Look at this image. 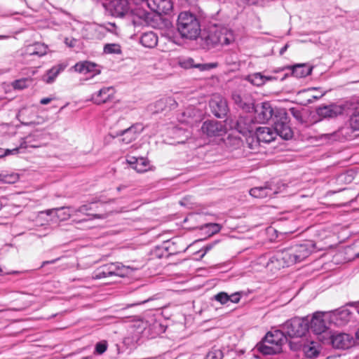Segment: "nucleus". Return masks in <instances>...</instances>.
I'll list each match as a JSON object with an SVG mask.
<instances>
[{"instance_id": "f257e3e1", "label": "nucleus", "mask_w": 359, "mask_h": 359, "mask_svg": "<svg viewBox=\"0 0 359 359\" xmlns=\"http://www.w3.org/2000/svg\"><path fill=\"white\" fill-rule=\"evenodd\" d=\"M201 39L204 48L210 50L233 43L236 36L231 29L225 26L213 25L203 34Z\"/></svg>"}, {"instance_id": "f03ea898", "label": "nucleus", "mask_w": 359, "mask_h": 359, "mask_svg": "<svg viewBox=\"0 0 359 359\" xmlns=\"http://www.w3.org/2000/svg\"><path fill=\"white\" fill-rule=\"evenodd\" d=\"M177 29L182 38L196 39L201 31L200 21L196 15L182 12L177 18Z\"/></svg>"}, {"instance_id": "7ed1b4c3", "label": "nucleus", "mask_w": 359, "mask_h": 359, "mask_svg": "<svg viewBox=\"0 0 359 359\" xmlns=\"http://www.w3.org/2000/svg\"><path fill=\"white\" fill-rule=\"evenodd\" d=\"M330 313L316 312L313 313L309 323L310 329L315 334L318 335V339L326 337L330 331V325L332 323L330 318Z\"/></svg>"}, {"instance_id": "20e7f679", "label": "nucleus", "mask_w": 359, "mask_h": 359, "mask_svg": "<svg viewBox=\"0 0 359 359\" xmlns=\"http://www.w3.org/2000/svg\"><path fill=\"white\" fill-rule=\"evenodd\" d=\"M273 127L276 135H279L285 140L292 138L294 133L290 126V118L285 109H280L276 111L273 117Z\"/></svg>"}, {"instance_id": "39448f33", "label": "nucleus", "mask_w": 359, "mask_h": 359, "mask_svg": "<svg viewBox=\"0 0 359 359\" xmlns=\"http://www.w3.org/2000/svg\"><path fill=\"white\" fill-rule=\"evenodd\" d=\"M130 266L120 262H111L96 269L92 275L93 279L98 280L112 276L124 277L128 275Z\"/></svg>"}, {"instance_id": "423d86ee", "label": "nucleus", "mask_w": 359, "mask_h": 359, "mask_svg": "<svg viewBox=\"0 0 359 359\" xmlns=\"http://www.w3.org/2000/svg\"><path fill=\"white\" fill-rule=\"evenodd\" d=\"M309 320L306 318H294L287 320L281 325L287 337H302L309 330Z\"/></svg>"}, {"instance_id": "0eeeda50", "label": "nucleus", "mask_w": 359, "mask_h": 359, "mask_svg": "<svg viewBox=\"0 0 359 359\" xmlns=\"http://www.w3.org/2000/svg\"><path fill=\"white\" fill-rule=\"evenodd\" d=\"M323 344H330L338 349H347L351 347L354 344L353 337L349 334L344 332H330L326 337L320 339Z\"/></svg>"}, {"instance_id": "6e6552de", "label": "nucleus", "mask_w": 359, "mask_h": 359, "mask_svg": "<svg viewBox=\"0 0 359 359\" xmlns=\"http://www.w3.org/2000/svg\"><path fill=\"white\" fill-rule=\"evenodd\" d=\"M359 131V107L354 109L349 117L348 125L341 127L338 133L346 140H352L356 135L354 133Z\"/></svg>"}, {"instance_id": "1a4fd4ad", "label": "nucleus", "mask_w": 359, "mask_h": 359, "mask_svg": "<svg viewBox=\"0 0 359 359\" xmlns=\"http://www.w3.org/2000/svg\"><path fill=\"white\" fill-rule=\"evenodd\" d=\"M209 107L211 113L219 118L225 117L229 112L226 99L219 94H215L211 97Z\"/></svg>"}, {"instance_id": "9d476101", "label": "nucleus", "mask_w": 359, "mask_h": 359, "mask_svg": "<svg viewBox=\"0 0 359 359\" xmlns=\"http://www.w3.org/2000/svg\"><path fill=\"white\" fill-rule=\"evenodd\" d=\"M279 109H273L271 104L268 102H262L254 107L253 110L255 113L254 118L259 123H264L270 119L273 121L275 114Z\"/></svg>"}, {"instance_id": "9b49d317", "label": "nucleus", "mask_w": 359, "mask_h": 359, "mask_svg": "<svg viewBox=\"0 0 359 359\" xmlns=\"http://www.w3.org/2000/svg\"><path fill=\"white\" fill-rule=\"evenodd\" d=\"M349 303L350 302L347 303L346 306H341V308L330 313V318L331 319L333 324L337 326H342L351 320L353 316V312L349 309H348L347 306L353 307L358 313L355 307L353 305H350Z\"/></svg>"}, {"instance_id": "f8f14e48", "label": "nucleus", "mask_w": 359, "mask_h": 359, "mask_svg": "<svg viewBox=\"0 0 359 359\" xmlns=\"http://www.w3.org/2000/svg\"><path fill=\"white\" fill-rule=\"evenodd\" d=\"M294 250L291 247L281 250L271 257V262L275 261L279 263V267H288L298 262Z\"/></svg>"}, {"instance_id": "ddd939ff", "label": "nucleus", "mask_w": 359, "mask_h": 359, "mask_svg": "<svg viewBox=\"0 0 359 359\" xmlns=\"http://www.w3.org/2000/svg\"><path fill=\"white\" fill-rule=\"evenodd\" d=\"M231 128L243 135L251 134L255 130L254 119L249 116H239L235 120H231Z\"/></svg>"}, {"instance_id": "4468645a", "label": "nucleus", "mask_w": 359, "mask_h": 359, "mask_svg": "<svg viewBox=\"0 0 359 359\" xmlns=\"http://www.w3.org/2000/svg\"><path fill=\"white\" fill-rule=\"evenodd\" d=\"M201 130L208 137H220L226 134V128L224 123L220 121L208 120L203 122Z\"/></svg>"}, {"instance_id": "2eb2a0df", "label": "nucleus", "mask_w": 359, "mask_h": 359, "mask_svg": "<svg viewBox=\"0 0 359 359\" xmlns=\"http://www.w3.org/2000/svg\"><path fill=\"white\" fill-rule=\"evenodd\" d=\"M141 6H147L158 15L168 14L172 9L171 0H142Z\"/></svg>"}, {"instance_id": "dca6fc26", "label": "nucleus", "mask_w": 359, "mask_h": 359, "mask_svg": "<svg viewBox=\"0 0 359 359\" xmlns=\"http://www.w3.org/2000/svg\"><path fill=\"white\" fill-rule=\"evenodd\" d=\"M142 130L141 124L135 123L126 129L117 132L114 137H120L121 142L128 144L137 138Z\"/></svg>"}, {"instance_id": "f3484780", "label": "nucleus", "mask_w": 359, "mask_h": 359, "mask_svg": "<svg viewBox=\"0 0 359 359\" xmlns=\"http://www.w3.org/2000/svg\"><path fill=\"white\" fill-rule=\"evenodd\" d=\"M107 9L114 17H123L130 10L128 0H111L107 6Z\"/></svg>"}, {"instance_id": "a211bd4d", "label": "nucleus", "mask_w": 359, "mask_h": 359, "mask_svg": "<svg viewBox=\"0 0 359 359\" xmlns=\"http://www.w3.org/2000/svg\"><path fill=\"white\" fill-rule=\"evenodd\" d=\"M294 257L296 256L298 262H300L308 257L315 250L316 243L313 241H306L304 243L292 246Z\"/></svg>"}, {"instance_id": "6ab92c4d", "label": "nucleus", "mask_w": 359, "mask_h": 359, "mask_svg": "<svg viewBox=\"0 0 359 359\" xmlns=\"http://www.w3.org/2000/svg\"><path fill=\"white\" fill-rule=\"evenodd\" d=\"M231 98L234 104L245 112H250L254 109V102L249 95H241L237 91L232 93Z\"/></svg>"}, {"instance_id": "aec40b11", "label": "nucleus", "mask_w": 359, "mask_h": 359, "mask_svg": "<svg viewBox=\"0 0 359 359\" xmlns=\"http://www.w3.org/2000/svg\"><path fill=\"white\" fill-rule=\"evenodd\" d=\"M113 87H103L97 92L91 95L90 100L97 105L104 104L114 98Z\"/></svg>"}, {"instance_id": "412c9836", "label": "nucleus", "mask_w": 359, "mask_h": 359, "mask_svg": "<svg viewBox=\"0 0 359 359\" xmlns=\"http://www.w3.org/2000/svg\"><path fill=\"white\" fill-rule=\"evenodd\" d=\"M344 107L335 104L319 107L316 109L317 114L324 118H335L344 113Z\"/></svg>"}, {"instance_id": "4be33fe9", "label": "nucleus", "mask_w": 359, "mask_h": 359, "mask_svg": "<svg viewBox=\"0 0 359 359\" xmlns=\"http://www.w3.org/2000/svg\"><path fill=\"white\" fill-rule=\"evenodd\" d=\"M264 339V341L269 344L278 346L279 347H281L287 341V337L282 327L280 330L268 332Z\"/></svg>"}, {"instance_id": "5701e85b", "label": "nucleus", "mask_w": 359, "mask_h": 359, "mask_svg": "<svg viewBox=\"0 0 359 359\" xmlns=\"http://www.w3.org/2000/svg\"><path fill=\"white\" fill-rule=\"evenodd\" d=\"M313 67L307 63H299L292 66H285L282 70H291V75L297 78H304L311 74Z\"/></svg>"}, {"instance_id": "b1692460", "label": "nucleus", "mask_w": 359, "mask_h": 359, "mask_svg": "<svg viewBox=\"0 0 359 359\" xmlns=\"http://www.w3.org/2000/svg\"><path fill=\"white\" fill-rule=\"evenodd\" d=\"M180 65L184 69L196 68L201 72L208 71L217 67V63H196L191 57L184 59L180 62Z\"/></svg>"}, {"instance_id": "393cba45", "label": "nucleus", "mask_w": 359, "mask_h": 359, "mask_svg": "<svg viewBox=\"0 0 359 359\" xmlns=\"http://www.w3.org/2000/svg\"><path fill=\"white\" fill-rule=\"evenodd\" d=\"M34 135H29L27 136L22 141L20 142V144L19 147H15L13 149H6L3 153L0 154V157L5 156L8 154H15L18 152V151L20 149H26L27 147H32V148H37L41 146L40 144H37L36 142V140H34Z\"/></svg>"}, {"instance_id": "a878e982", "label": "nucleus", "mask_w": 359, "mask_h": 359, "mask_svg": "<svg viewBox=\"0 0 359 359\" xmlns=\"http://www.w3.org/2000/svg\"><path fill=\"white\" fill-rule=\"evenodd\" d=\"M276 194V191L272 187L271 184L266 182L264 186L256 187L250 190V194L255 198H264L271 197Z\"/></svg>"}, {"instance_id": "bb28decb", "label": "nucleus", "mask_w": 359, "mask_h": 359, "mask_svg": "<svg viewBox=\"0 0 359 359\" xmlns=\"http://www.w3.org/2000/svg\"><path fill=\"white\" fill-rule=\"evenodd\" d=\"M97 65L95 63L83 61L77 62L73 67L77 72L83 74H91V77H93L100 73V70L97 69Z\"/></svg>"}, {"instance_id": "cd10ccee", "label": "nucleus", "mask_w": 359, "mask_h": 359, "mask_svg": "<svg viewBox=\"0 0 359 359\" xmlns=\"http://www.w3.org/2000/svg\"><path fill=\"white\" fill-rule=\"evenodd\" d=\"M255 134L257 138L264 143H269L275 140L276 133L273 128L269 127H258L255 128Z\"/></svg>"}, {"instance_id": "c85d7f7f", "label": "nucleus", "mask_w": 359, "mask_h": 359, "mask_svg": "<svg viewBox=\"0 0 359 359\" xmlns=\"http://www.w3.org/2000/svg\"><path fill=\"white\" fill-rule=\"evenodd\" d=\"M257 351L263 355H276L281 353L282 348L278 346L269 344L264 339L256 346Z\"/></svg>"}, {"instance_id": "c756f323", "label": "nucleus", "mask_w": 359, "mask_h": 359, "mask_svg": "<svg viewBox=\"0 0 359 359\" xmlns=\"http://www.w3.org/2000/svg\"><path fill=\"white\" fill-rule=\"evenodd\" d=\"M48 46L41 43H35L26 48L25 54L29 56L41 57L46 54Z\"/></svg>"}, {"instance_id": "7c9ffc66", "label": "nucleus", "mask_w": 359, "mask_h": 359, "mask_svg": "<svg viewBox=\"0 0 359 359\" xmlns=\"http://www.w3.org/2000/svg\"><path fill=\"white\" fill-rule=\"evenodd\" d=\"M72 209H74L72 207H62L54 210H46V213L48 215L55 214L60 221H65L68 219L71 215H75L72 213Z\"/></svg>"}, {"instance_id": "2f4dec72", "label": "nucleus", "mask_w": 359, "mask_h": 359, "mask_svg": "<svg viewBox=\"0 0 359 359\" xmlns=\"http://www.w3.org/2000/svg\"><path fill=\"white\" fill-rule=\"evenodd\" d=\"M141 44L147 48H154L157 45L158 36L153 32H145L140 37Z\"/></svg>"}, {"instance_id": "473e14b6", "label": "nucleus", "mask_w": 359, "mask_h": 359, "mask_svg": "<svg viewBox=\"0 0 359 359\" xmlns=\"http://www.w3.org/2000/svg\"><path fill=\"white\" fill-rule=\"evenodd\" d=\"M65 68V66L61 64L53 67L51 69H48L46 74L43 76V81L46 83H53L58 74L63 71Z\"/></svg>"}, {"instance_id": "72a5a7b5", "label": "nucleus", "mask_w": 359, "mask_h": 359, "mask_svg": "<svg viewBox=\"0 0 359 359\" xmlns=\"http://www.w3.org/2000/svg\"><path fill=\"white\" fill-rule=\"evenodd\" d=\"M177 243L173 240L167 241L163 243V248L168 252V255H177L181 252H184L191 245L185 248H180L177 246Z\"/></svg>"}, {"instance_id": "f704fd0d", "label": "nucleus", "mask_w": 359, "mask_h": 359, "mask_svg": "<svg viewBox=\"0 0 359 359\" xmlns=\"http://www.w3.org/2000/svg\"><path fill=\"white\" fill-rule=\"evenodd\" d=\"M246 79L256 86H261L264 84V75L260 72L248 75Z\"/></svg>"}, {"instance_id": "c9c22d12", "label": "nucleus", "mask_w": 359, "mask_h": 359, "mask_svg": "<svg viewBox=\"0 0 359 359\" xmlns=\"http://www.w3.org/2000/svg\"><path fill=\"white\" fill-rule=\"evenodd\" d=\"M246 136V143L248 145V147L251 149H257L261 142L257 137L255 134V130L253 131L251 134H248Z\"/></svg>"}, {"instance_id": "e433bc0d", "label": "nucleus", "mask_w": 359, "mask_h": 359, "mask_svg": "<svg viewBox=\"0 0 359 359\" xmlns=\"http://www.w3.org/2000/svg\"><path fill=\"white\" fill-rule=\"evenodd\" d=\"M312 344L311 345H304L302 351L307 358H316L318 355L319 351Z\"/></svg>"}, {"instance_id": "4c0bfd02", "label": "nucleus", "mask_w": 359, "mask_h": 359, "mask_svg": "<svg viewBox=\"0 0 359 359\" xmlns=\"http://www.w3.org/2000/svg\"><path fill=\"white\" fill-rule=\"evenodd\" d=\"M103 51L106 54H121V46L118 43H107L104 46Z\"/></svg>"}, {"instance_id": "58836bf2", "label": "nucleus", "mask_w": 359, "mask_h": 359, "mask_svg": "<svg viewBox=\"0 0 359 359\" xmlns=\"http://www.w3.org/2000/svg\"><path fill=\"white\" fill-rule=\"evenodd\" d=\"M19 179V175L17 173H5L1 172L0 173V181L8 183V184H13L16 182Z\"/></svg>"}, {"instance_id": "ea45409f", "label": "nucleus", "mask_w": 359, "mask_h": 359, "mask_svg": "<svg viewBox=\"0 0 359 359\" xmlns=\"http://www.w3.org/2000/svg\"><path fill=\"white\" fill-rule=\"evenodd\" d=\"M223 352L219 348L212 347L207 353L205 359H222Z\"/></svg>"}, {"instance_id": "a19ab883", "label": "nucleus", "mask_w": 359, "mask_h": 359, "mask_svg": "<svg viewBox=\"0 0 359 359\" xmlns=\"http://www.w3.org/2000/svg\"><path fill=\"white\" fill-rule=\"evenodd\" d=\"M108 343L106 340L100 341L96 343L95 346L94 353L102 355L103 354L107 349Z\"/></svg>"}, {"instance_id": "79ce46f5", "label": "nucleus", "mask_w": 359, "mask_h": 359, "mask_svg": "<svg viewBox=\"0 0 359 359\" xmlns=\"http://www.w3.org/2000/svg\"><path fill=\"white\" fill-rule=\"evenodd\" d=\"M149 161L141 157L139 158L138 165L133 166V168L137 170L138 172H143L147 170Z\"/></svg>"}, {"instance_id": "37998d69", "label": "nucleus", "mask_w": 359, "mask_h": 359, "mask_svg": "<svg viewBox=\"0 0 359 359\" xmlns=\"http://www.w3.org/2000/svg\"><path fill=\"white\" fill-rule=\"evenodd\" d=\"M213 299L221 304H227L229 302V295L225 292H220L213 297Z\"/></svg>"}, {"instance_id": "c03bdc74", "label": "nucleus", "mask_w": 359, "mask_h": 359, "mask_svg": "<svg viewBox=\"0 0 359 359\" xmlns=\"http://www.w3.org/2000/svg\"><path fill=\"white\" fill-rule=\"evenodd\" d=\"M93 203H95V202H91L89 204L82 205L78 208H74V209H72V213L76 215L78 212H81L86 215H89L87 212L93 210L92 205Z\"/></svg>"}, {"instance_id": "a18cd8bd", "label": "nucleus", "mask_w": 359, "mask_h": 359, "mask_svg": "<svg viewBox=\"0 0 359 359\" xmlns=\"http://www.w3.org/2000/svg\"><path fill=\"white\" fill-rule=\"evenodd\" d=\"M29 80L27 78L15 80L13 82V87L15 89H24L28 86Z\"/></svg>"}, {"instance_id": "49530a36", "label": "nucleus", "mask_w": 359, "mask_h": 359, "mask_svg": "<svg viewBox=\"0 0 359 359\" xmlns=\"http://www.w3.org/2000/svg\"><path fill=\"white\" fill-rule=\"evenodd\" d=\"M226 144V145L232 146L233 149H236L241 146L242 140L240 137H229Z\"/></svg>"}, {"instance_id": "de8ad7c7", "label": "nucleus", "mask_w": 359, "mask_h": 359, "mask_svg": "<svg viewBox=\"0 0 359 359\" xmlns=\"http://www.w3.org/2000/svg\"><path fill=\"white\" fill-rule=\"evenodd\" d=\"M290 111L293 116V117L299 122V123H304V118L302 116V112L300 109H298L294 107H292L290 109Z\"/></svg>"}, {"instance_id": "09e8293b", "label": "nucleus", "mask_w": 359, "mask_h": 359, "mask_svg": "<svg viewBox=\"0 0 359 359\" xmlns=\"http://www.w3.org/2000/svg\"><path fill=\"white\" fill-rule=\"evenodd\" d=\"M205 228L208 229V233H210V235L217 233L221 229V226H219V224L216 223L206 224L205 225Z\"/></svg>"}, {"instance_id": "8fccbe9b", "label": "nucleus", "mask_w": 359, "mask_h": 359, "mask_svg": "<svg viewBox=\"0 0 359 359\" xmlns=\"http://www.w3.org/2000/svg\"><path fill=\"white\" fill-rule=\"evenodd\" d=\"M138 15H140V18H142L144 20V22L145 23H147V24L149 23V20L151 18H150V15H151L150 13H147V12H146L144 11H140Z\"/></svg>"}, {"instance_id": "3c124183", "label": "nucleus", "mask_w": 359, "mask_h": 359, "mask_svg": "<svg viewBox=\"0 0 359 359\" xmlns=\"http://www.w3.org/2000/svg\"><path fill=\"white\" fill-rule=\"evenodd\" d=\"M241 299V293L235 292L229 295V302L238 303Z\"/></svg>"}, {"instance_id": "603ef678", "label": "nucleus", "mask_w": 359, "mask_h": 359, "mask_svg": "<svg viewBox=\"0 0 359 359\" xmlns=\"http://www.w3.org/2000/svg\"><path fill=\"white\" fill-rule=\"evenodd\" d=\"M289 345H290V349L292 351H297L300 350L301 348H302V347H303L302 344L299 342L290 341Z\"/></svg>"}, {"instance_id": "864d4df0", "label": "nucleus", "mask_w": 359, "mask_h": 359, "mask_svg": "<svg viewBox=\"0 0 359 359\" xmlns=\"http://www.w3.org/2000/svg\"><path fill=\"white\" fill-rule=\"evenodd\" d=\"M214 246V244H209L205 246L203 248L201 249L198 252H203V253L201 255V258L203 257L205 255L210 251Z\"/></svg>"}, {"instance_id": "5fc2aeb1", "label": "nucleus", "mask_w": 359, "mask_h": 359, "mask_svg": "<svg viewBox=\"0 0 359 359\" xmlns=\"http://www.w3.org/2000/svg\"><path fill=\"white\" fill-rule=\"evenodd\" d=\"M127 163L133 166L138 165L139 158H136L135 156H130L128 159H127Z\"/></svg>"}, {"instance_id": "6e6d98bb", "label": "nucleus", "mask_w": 359, "mask_h": 359, "mask_svg": "<svg viewBox=\"0 0 359 359\" xmlns=\"http://www.w3.org/2000/svg\"><path fill=\"white\" fill-rule=\"evenodd\" d=\"M166 103L170 104V108H175L177 107V102L172 97H168L166 99Z\"/></svg>"}, {"instance_id": "4d7b16f0", "label": "nucleus", "mask_w": 359, "mask_h": 359, "mask_svg": "<svg viewBox=\"0 0 359 359\" xmlns=\"http://www.w3.org/2000/svg\"><path fill=\"white\" fill-rule=\"evenodd\" d=\"M61 259V257H57L56 259H52V260H49V261H44L42 262L41 265V268L45 266L47 264H55L56 263L57 261H59L60 259Z\"/></svg>"}, {"instance_id": "13d9d810", "label": "nucleus", "mask_w": 359, "mask_h": 359, "mask_svg": "<svg viewBox=\"0 0 359 359\" xmlns=\"http://www.w3.org/2000/svg\"><path fill=\"white\" fill-rule=\"evenodd\" d=\"M247 4L248 5H257L259 4L260 1H263L264 0H244Z\"/></svg>"}, {"instance_id": "bf43d9fd", "label": "nucleus", "mask_w": 359, "mask_h": 359, "mask_svg": "<svg viewBox=\"0 0 359 359\" xmlns=\"http://www.w3.org/2000/svg\"><path fill=\"white\" fill-rule=\"evenodd\" d=\"M273 80H276V77L273 76H265V75H264V84L267 81H273Z\"/></svg>"}, {"instance_id": "052dcab7", "label": "nucleus", "mask_w": 359, "mask_h": 359, "mask_svg": "<svg viewBox=\"0 0 359 359\" xmlns=\"http://www.w3.org/2000/svg\"><path fill=\"white\" fill-rule=\"evenodd\" d=\"M93 219H104L106 215L104 214H93L90 215Z\"/></svg>"}, {"instance_id": "680f3d73", "label": "nucleus", "mask_w": 359, "mask_h": 359, "mask_svg": "<svg viewBox=\"0 0 359 359\" xmlns=\"http://www.w3.org/2000/svg\"><path fill=\"white\" fill-rule=\"evenodd\" d=\"M51 100H52V98L45 97L40 100V103L41 104H47L50 103Z\"/></svg>"}, {"instance_id": "e2e57ef3", "label": "nucleus", "mask_w": 359, "mask_h": 359, "mask_svg": "<svg viewBox=\"0 0 359 359\" xmlns=\"http://www.w3.org/2000/svg\"><path fill=\"white\" fill-rule=\"evenodd\" d=\"M344 179L346 181L351 182L353 179V172H351V174L348 172L346 175H344Z\"/></svg>"}, {"instance_id": "0e129e2a", "label": "nucleus", "mask_w": 359, "mask_h": 359, "mask_svg": "<svg viewBox=\"0 0 359 359\" xmlns=\"http://www.w3.org/2000/svg\"><path fill=\"white\" fill-rule=\"evenodd\" d=\"M288 47H289V44L286 43L283 47H282L280 48V50L279 51V54L280 55H283L285 53V52L287 50Z\"/></svg>"}, {"instance_id": "69168bd1", "label": "nucleus", "mask_w": 359, "mask_h": 359, "mask_svg": "<svg viewBox=\"0 0 359 359\" xmlns=\"http://www.w3.org/2000/svg\"><path fill=\"white\" fill-rule=\"evenodd\" d=\"M350 305H353L355 307L358 313L359 314V301L358 302H351Z\"/></svg>"}, {"instance_id": "338daca9", "label": "nucleus", "mask_w": 359, "mask_h": 359, "mask_svg": "<svg viewBox=\"0 0 359 359\" xmlns=\"http://www.w3.org/2000/svg\"><path fill=\"white\" fill-rule=\"evenodd\" d=\"M99 29H100V32H107V31H109V30H108L107 29H106V27H104V26H100V27H99Z\"/></svg>"}, {"instance_id": "774afa93", "label": "nucleus", "mask_w": 359, "mask_h": 359, "mask_svg": "<svg viewBox=\"0 0 359 359\" xmlns=\"http://www.w3.org/2000/svg\"><path fill=\"white\" fill-rule=\"evenodd\" d=\"M326 359H341V357L334 355V356H329Z\"/></svg>"}]
</instances>
